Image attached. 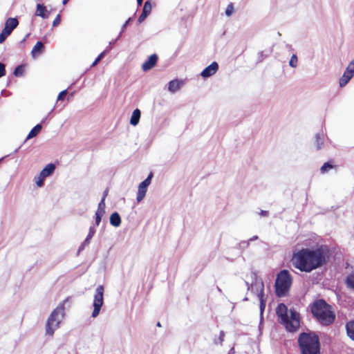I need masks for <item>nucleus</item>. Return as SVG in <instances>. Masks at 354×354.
I'll use <instances>...</instances> for the list:
<instances>
[{
    "label": "nucleus",
    "mask_w": 354,
    "mask_h": 354,
    "mask_svg": "<svg viewBox=\"0 0 354 354\" xmlns=\"http://www.w3.org/2000/svg\"><path fill=\"white\" fill-rule=\"evenodd\" d=\"M328 257V250L323 246L315 250L304 248L294 252L292 263L301 272H310L326 264Z\"/></svg>",
    "instance_id": "nucleus-1"
},
{
    "label": "nucleus",
    "mask_w": 354,
    "mask_h": 354,
    "mask_svg": "<svg viewBox=\"0 0 354 354\" xmlns=\"http://www.w3.org/2000/svg\"><path fill=\"white\" fill-rule=\"evenodd\" d=\"M311 313L318 322L324 326L334 323L335 313L333 308L323 299L316 300L311 306Z\"/></svg>",
    "instance_id": "nucleus-2"
},
{
    "label": "nucleus",
    "mask_w": 354,
    "mask_h": 354,
    "mask_svg": "<svg viewBox=\"0 0 354 354\" xmlns=\"http://www.w3.org/2000/svg\"><path fill=\"white\" fill-rule=\"evenodd\" d=\"M276 313L279 318V322L283 324L286 329L290 333L297 330L299 327V314L295 310H290V315H288L287 306L281 303L277 306Z\"/></svg>",
    "instance_id": "nucleus-3"
},
{
    "label": "nucleus",
    "mask_w": 354,
    "mask_h": 354,
    "mask_svg": "<svg viewBox=\"0 0 354 354\" xmlns=\"http://www.w3.org/2000/svg\"><path fill=\"white\" fill-rule=\"evenodd\" d=\"M297 341L301 354H319V338L314 332L301 333Z\"/></svg>",
    "instance_id": "nucleus-4"
},
{
    "label": "nucleus",
    "mask_w": 354,
    "mask_h": 354,
    "mask_svg": "<svg viewBox=\"0 0 354 354\" xmlns=\"http://www.w3.org/2000/svg\"><path fill=\"white\" fill-rule=\"evenodd\" d=\"M68 298L60 303L48 317L46 324V334L52 336L55 330L59 327V324L64 316V304Z\"/></svg>",
    "instance_id": "nucleus-5"
},
{
    "label": "nucleus",
    "mask_w": 354,
    "mask_h": 354,
    "mask_svg": "<svg viewBox=\"0 0 354 354\" xmlns=\"http://www.w3.org/2000/svg\"><path fill=\"white\" fill-rule=\"evenodd\" d=\"M252 283L250 285L248 281H245L248 290L257 294L260 301V313H263L266 308V301L264 299V284L263 280L259 278L255 272H251Z\"/></svg>",
    "instance_id": "nucleus-6"
},
{
    "label": "nucleus",
    "mask_w": 354,
    "mask_h": 354,
    "mask_svg": "<svg viewBox=\"0 0 354 354\" xmlns=\"http://www.w3.org/2000/svg\"><path fill=\"white\" fill-rule=\"evenodd\" d=\"M292 283V277L288 270H281L275 281V293L279 297H284L290 290Z\"/></svg>",
    "instance_id": "nucleus-7"
},
{
    "label": "nucleus",
    "mask_w": 354,
    "mask_h": 354,
    "mask_svg": "<svg viewBox=\"0 0 354 354\" xmlns=\"http://www.w3.org/2000/svg\"><path fill=\"white\" fill-rule=\"evenodd\" d=\"M104 287L102 285L98 286L95 292L94 299H93V311L92 313V317H96L98 316L101 308L103 305L104 299Z\"/></svg>",
    "instance_id": "nucleus-8"
},
{
    "label": "nucleus",
    "mask_w": 354,
    "mask_h": 354,
    "mask_svg": "<svg viewBox=\"0 0 354 354\" xmlns=\"http://www.w3.org/2000/svg\"><path fill=\"white\" fill-rule=\"evenodd\" d=\"M152 177L153 173L150 172L147 178H145L142 182H141L139 184L136 196V200L138 203H140L145 197L146 193L147 192V188L151 183Z\"/></svg>",
    "instance_id": "nucleus-9"
},
{
    "label": "nucleus",
    "mask_w": 354,
    "mask_h": 354,
    "mask_svg": "<svg viewBox=\"0 0 354 354\" xmlns=\"http://www.w3.org/2000/svg\"><path fill=\"white\" fill-rule=\"evenodd\" d=\"M218 69V64L216 62H213L211 64L203 70L201 75L203 78H207L214 75Z\"/></svg>",
    "instance_id": "nucleus-10"
},
{
    "label": "nucleus",
    "mask_w": 354,
    "mask_h": 354,
    "mask_svg": "<svg viewBox=\"0 0 354 354\" xmlns=\"http://www.w3.org/2000/svg\"><path fill=\"white\" fill-rule=\"evenodd\" d=\"M158 61V56L156 54H153L149 57L147 61H145L142 65V69L144 71H147L153 68Z\"/></svg>",
    "instance_id": "nucleus-11"
},
{
    "label": "nucleus",
    "mask_w": 354,
    "mask_h": 354,
    "mask_svg": "<svg viewBox=\"0 0 354 354\" xmlns=\"http://www.w3.org/2000/svg\"><path fill=\"white\" fill-rule=\"evenodd\" d=\"M19 21L17 18L10 17L5 23L4 30H7L10 34L17 27Z\"/></svg>",
    "instance_id": "nucleus-12"
},
{
    "label": "nucleus",
    "mask_w": 354,
    "mask_h": 354,
    "mask_svg": "<svg viewBox=\"0 0 354 354\" xmlns=\"http://www.w3.org/2000/svg\"><path fill=\"white\" fill-rule=\"evenodd\" d=\"M50 11L46 9V7L44 4L37 3L35 12V15L40 17L43 19H48L50 15Z\"/></svg>",
    "instance_id": "nucleus-13"
},
{
    "label": "nucleus",
    "mask_w": 354,
    "mask_h": 354,
    "mask_svg": "<svg viewBox=\"0 0 354 354\" xmlns=\"http://www.w3.org/2000/svg\"><path fill=\"white\" fill-rule=\"evenodd\" d=\"M55 170V165L53 163L48 164L41 171L42 177L45 176L46 178L51 176Z\"/></svg>",
    "instance_id": "nucleus-14"
},
{
    "label": "nucleus",
    "mask_w": 354,
    "mask_h": 354,
    "mask_svg": "<svg viewBox=\"0 0 354 354\" xmlns=\"http://www.w3.org/2000/svg\"><path fill=\"white\" fill-rule=\"evenodd\" d=\"M181 84L182 81L178 80H171L168 83V90L171 93H176L180 88Z\"/></svg>",
    "instance_id": "nucleus-15"
},
{
    "label": "nucleus",
    "mask_w": 354,
    "mask_h": 354,
    "mask_svg": "<svg viewBox=\"0 0 354 354\" xmlns=\"http://www.w3.org/2000/svg\"><path fill=\"white\" fill-rule=\"evenodd\" d=\"M44 50V44L39 41H37L32 49L31 54L33 57L42 53Z\"/></svg>",
    "instance_id": "nucleus-16"
},
{
    "label": "nucleus",
    "mask_w": 354,
    "mask_h": 354,
    "mask_svg": "<svg viewBox=\"0 0 354 354\" xmlns=\"http://www.w3.org/2000/svg\"><path fill=\"white\" fill-rule=\"evenodd\" d=\"M110 224L113 227H119L121 224V217L120 214L115 212L110 216Z\"/></svg>",
    "instance_id": "nucleus-17"
},
{
    "label": "nucleus",
    "mask_w": 354,
    "mask_h": 354,
    "mask_svg": "<svg viewBox=\"0 0 354 354\" xmlns=\"http://www.w3.org/2000/svg\"><path fill=\"white\" fill-rule=\"evenodd\" d=\"M141 115V112L138 109H136L131 115V119H130V124L133 126H136L140 120Z\"/></svg>",
    "instance_id": "nucleus-18"
},
{
    "label": "nucleus",
    "mask_w": 354,
    "mask_h": 354,
    "mask_svg": "<svg viewBox=\"0 0 354 354\" xmlns=\"http://www.w3.org/2000/svg\"><path fill=\"white\" fill-rule=\"evenodd\" d=\"M42 129V126L41 124H37V125H35L31 130L29 132V133L28 134V136L26 138V140H29V139H31L32 138H35L36 137L39 133L41 131V130Z\"/></svg>",
    "instance_id": "nucleus-19"
},
{
    "label": "nucleus",
    "mask_w": 354,
    "mask_h": 354,
    "mask_svg": "<svg viewBox=\"0 0 354 354\" xmlns=\"http://www.w3.org/2000/svg\"><path fill=\"white\" fill-rule=\"evenodd\" d=\"M324 134L323 133H317L315 134V145L317 150L321 149L324 145Z\"/></svg>",
    "instance_id": "nucleus-20"
},
{
    "label": "nucleus",
    "mask_w": 354,
    "mask_h": 354,
    "mask_svg": "<svg viewBox=\"0 0 354 354\" xmlns=\"http://www.w3.org/2000/svg\"><path fill=\"white\" fill-rule=\"evenodd\" d=\"M346 329L348 336L354 340V321L348 322L346 324Z\"/></svg>",
    "instance_id": "nucleus-21"
},
{
    "label": "nucleus",
    "mask_w": 354,
    "mask_h": 354,
    "mask_svg": "<svg viewBox=\"0 0 354 354\" xmlns=\"http://www.w3.org/2000/svg\"><path fill=\"white\" fill-rule=\"evenodd\" d=\"M344 73L353 77L354 75V59L349 63Z\"/></svg>",
    "instance_id": "nucleus-22"
},
{
    "label": "nucleus",
    "mask_w": 354,
    "mask_h": 354,
    "mask_svg": "<svg viewBox=\"0 0 354 354\" xmlns=\"http://www.w3.org/2000/svg\"><path fill=\"white\" fill-rule=\"evenodd\" d=\"M351 78L352 77L351 76L344 73L343 75L339 79V86L341 87L344 86L345 85H346V84L350 81Z\"/></svg>",
    "instance_id": "nucleus-23"
},
{
    "label": "nucleus",
    "mask_w": 354,
    "mask_h": 354,
    "mask_svg": "<svg viewBox=\"0 0 354 354\" xmlns=\"http://www.w3.org/2000/svg\"><path fill=\"white\" fill-rule=\"evenodd\" d=\"M346 284L348 288L354 290V275H348L346 279Z\"/></svg>",
    "instance_id": "nucleus-24"
},
{
    "label": "nucleus",
    "mask_w": 354,
    "mask_h": 354,
    "mask_svg": "<svg viewBox=\"0 0 354 354\" xmlns=\"http://www.w3.org/2000/svg\"><path fill=\"white\" fill-rule=\"evenodd\" d=\"M105 201L104 200V198H102L98 204L97 209L95 212L105 214Z\"/></svg>",
    "instance_id": "nucleus-25"
},
{
    "label": "nucleus",
    "mask_w": 354,
    "mask_h": 354,
    "mask_svg": "<svg viewBox=\"0 0 354 354\" xmlns=\"http://www.w3.org/2000/svg\"><path fill=\"white\" fill-rule=\"evenodd\" d=\"M24 72V66L22 65L17 66L14 70V75L16 77H21Z\"/></svg>",
    "instance_id": "nucleus-26"
},
{
    "label": "nucleus",
    "mask_w": 354,
    "mask_h": 354,
    "mask_svg": "<svg viewBox=\"0 0 354 354\" xmlns=\"http://www.w3.org/2000/svg\"><path fill=\"white\" fill-rule=\"evenodd\" d=\"M151 8L152 7L150 1H147L144 4L142 12L149 15L151 13Z\"/></svg>",
    "instance_id": "nucleus-27"
},
{
    "label": "nucleus",
    "mask_w": 354,
    "mask_h": 354,
    "mask_svg": "<svg viewBox=\"0 0 354 354\" xmlns=\"http://www.w3.org/2000/svg\"><path fill=\"white\" fill-rule=\"evenodd\" d=\"M91 243V239L86 237L85 240L82 243L77 250V254H79L82 251H83L85 247L88 246Z\"/></svg>",
    "instance_id": "nucleus-28"
},
{
    "label": "nucleus",
    "mask_w": 354,
    "mask_h": 354,
    "mask_svg": "<svg viewBox=\"0 0 354 354\" xmlns=\"http://www.w3.org/2000/svg\"><path fill=\"white\" fill-rule=\"evenodd\" d=\"M298 58L297 55L293 54L289 61V66L292 68H296L297 66Z\"/></svg>",
    "instance_id": "nucleus-29"
},
{
    "label": "nucleus",
    "mask_w": 354,
    "mask_h": 354,
    "mask_svg": "<svg viewBox=\"0 0 354 354\" xmlns=\"http://www.w3.org/2000/svg\"><path fill=\"white\" fill-rule=\"evenodd\" d=\"M334 166L329 162H325L320 168V171L322 174L328 171V169H333Z\"/></svg>",
    "instance_id": "nucleus-30"
},
{
    "label": "nucleus",
    "mask_w": 354,
    "mask_h": 354,
    "mask_svg": "<svg viewBox=\"0 0 354 354\" xmlns=\"http://www.w3.org/2000/svg\"><path fill=\"white\" fill-rule=\"evenodd\" d=\"M104 214L95 212V225L93 226H98L102 221V216Z\"/></svg>",
    "instance_id": "nucleus-31"
},
{
    "label": "nucleus",
    "mask_w": 354,
    "mask_h": 354,
    "mask_svg": "<svg viewBox=\"0 0 354 354\" xmlns=\"http://www.w3.org/2000/svg\"><path fill=\"white\" fill-rule=\"evenodd\" d=\"M45 178H46V177L45 176L42 177L41 173H39V176H37V180L35 181L36 185L38 187H42L44 184Z\"/></svg>",
    "instance_id": "nucleus-32"
},
{
    "label": "nucleus",
    "mask_w": 354,
    "mask_h": 354,
    "mask_svg": "<svg viewBox=\"0 0 354 354\" xmlns=\"http://www.w3.org/2000/svg\"><path fill=\"white\" fill-rule=\"evenodd\" d=\"M10 35L7 30L3 29L0 33V44H2Z\"/></svg>",
    "instance_id": "nucleus-33"
},
{
    "label": "nucleus",
    "mask_w": 354,
    "mask_h": 354,
    "mask_svg": "<svg viewBox=\"0 0 354 354\" xmlns=\"http://www.w3.org/2000/svg\"><path fill=\"white\" fill-rule=\"evenodd\" d=\"M10 35L7 30L3 29L0 33V44H2Z\"/></svg>",
    "instance_id": "nucleus-34"
},
{
    "label": "nucleus",
    "mask_w": 354,
    "mask_h": 354,
    "mask_svg": "<svg viewBox=\"0 0 354 354\" xmlns=\"http://www.w3.org/2000/svg\"><path fill=\"white\" fill-rule=\"evenodd\" d=\"M105 54L106 50L102 52L93 62L91 67L96 66L100 62V60L104 57Z\"/></svg>",
    "instance_id": "nucleus-35"
},
{
    "label": "nucleus",
    "mask_w": 354,
    "mask_h": 354,
    "mask_svg": "<svg viewBox=\"0 0 354 354\" xmlns=\"http://www.w3.org/2000/svg\"><path fill=\"white\" fill-rule=\"evenodd\" d=\"M234 12V6L232 3H230L227 5V8L225 10V15L227 17H230L232 15Z\"/></svg>",
    "instance_id": "nucleus-36"
},
{
    "label": "nucleus",
    "mask_w": 354,
    "mask_h": 354,
    "mask_svg": "<svg viewBox=\"0 0 354 354\" xmlns=\"http://www.w3.org/2000/svg\"><path fill=\"white\" fill-rule=\"evenodd\" d=\"M95 226H91L89 227V230H88V233L86 236V238L89 239H92V238L93 237L94 234H95Z\"/></svg>",
    "instance_id": "nucleus-37"
},
{
    "label": "nucleus",
    "mask_w": 354,
    "mask_h": 354,
    "mask_svg": "<svg viewBox=\"0 0 354 354\" xmlns=\"http://www.w3.org/2000/svg\"><path fill=\"white\" fill-rule=\"evenodd\" d=\"M6 75V66L0 62V78Z\"/></svg>",
    "instance_id": "nucleus-38"
},
{
    "label": "nucleus",
    "mask_w": 354,
    "mask_h": 354,
    "mask_svg": "<svg viewBox=\"0 0 354 354\" xmlns=\"http://www.w3.org/2000/svg\"><path fill=\"white\" fill-rule=\"evenodd\" d=\"M60 21H61V16L59 14H58L53 22V26L55 27V26H58L60 24Z\"/></svg>",
    "instance_id": "nucleus-39"
},
{
    "label": "nucleus",
    "mask_w": 354,
    "mask_h": 354,
    "mask_svg": "<svg viewBox=\"0 0 354 354\" xmlns=\"http://www.w3.org/2000/svg\"><path fill=\"white\" fill-rule=\"evenodd\" d=\"M67 94V90H64L62 91H61L58 96H57V100H63L65 97V96Z\"/></svg>",
    "instance_id": "nucleus-40"
},
{
    "label": "nucleus",
    "mask_w": 354,
    "mask_h": 354,
    "mask_svg": "<svg viewBox=\"0 0 354 354\" xmlns=\"http://www.w3.org/2000/svg\"><path fill=\"white\" fill-rule=\"evenodd\" d=\"M147 16L148 15L147 14H145V12H142L141 15L138 17V22L139 24L142 23L147 17Z\"/></svg>",
    "instance_id": "nucleus-41"
},
{
    "label": "nucleus",
    "mask_w": 354,
    "mask_h": 354,
    "mask_svg": "<svg viewBox=\"0 0 354 354\" xmlns=\"http://www.w3.org/2000/svg\"><path fill=\"white\" fill-rule=\"evenodd\" d=\"M131 20V18H129L127 21H126V22L123 24V26H122V29H121V32H120L119 34V37L121 36L122 32L124 31L125 28H127V25L129 24V23L130 22V21Z\"/></svg>",
    "instance_id": "nucleus-42"
},
{
    "label": "nucleus",
    "mask_w": 354,
    "mask_h": 354,
    "mask_svg": "<svg viewBox=\"0 0 354 354\" xmlns=\"http://www.w3.org/2000/svg\"><path fill=\"white\" fill-rule=\"evenodd\" d=\"M250 244V242L248 241H241L240 243H239V247L242 249H245L248 247Z\"/></svg>",
    "instance_id": "nucleus-43"
},
{
    "label": "nucleus",
    "mask_w": 354,
    "mask_h": 354,
    "mask_svg": "<svg viewBox=\"0 0 354 354\" xmlns=\"http://www.w3.org/2000/svg\"><path fill=\"white\" fill-rule=\"evenodd\" d=\"M225 333L223 330L220 331L219 337H218V342L220 344H222L224 340Z\"/></svg>",
    "instance_id": "nucleus-44"
},
{
    "label": "nucleus",
    "mask_w": 354,
    "mask_h": 354,
    "mask_svg": "<svg viewBox=\"0 0 354 354\" xmlns=\"http://www.w3.org/2000/svg\"><path fill=\"white\" fill-rule=\"evenodd\" d=\"M259 214L262 216H268L269 214V212L266 210H261L259 213Z\"/></svg>",
    "instance_id": "nucleus-45"
},
{
    "label": "nucleus",
    "mask_w": 354,
    "mask_h": 354,
    "mask_svg": "<svg viewBox=\"0 0 354 354\" xmlns=\"http://www.w3.org/2000/svg\"><path fill=\"white\" fill-rule=\"evenodd\" d=\"M258 239V236L257 235H254L253 236L252 238H250L248 241L250 242V241H253L254 240H257Z\"/></svg>",
    "instance_id": "nucleus-46"
},
{
    "label": "nucleus",
    "mask_w": 354,
    "mask_h": 354,
    "mask_svg": "<svg viewBox=\"0 0 354 354\" xmlns=\"http://www.w3.org/2000/svg\"><path fill=\"white\" fill-rule=\"evenodd\" d=\"M107 193H108V191L107 190H105L103 193V196L102 198H104V200L105 201V198L107 196Z\"/></svg>",
    "instance_id": "nucleus-47"
},
{
    "label": "nucleus",
    "mask_w": 354,
    "mask_h": 354,
    "mask_svg": "<svg viewBox=\"0 0 354 354\" xmlns=\"http://www.w3.org/2000/svg\"><path fill=\"white\" fill-rule=\"evenodd\" d=\"M234 353H235L234 348H230V350L229 351L227 354H234Z\"/></svg>",
    "instance_id": "nucleus-48"
},
{
    "label": "nucleus",
    "mask_w": 354,
    "mask_h": 354,
    "mask_svg": "<svg viewBox=\"0 0 354 354\" xmlns=\"http://www.w3.org/2000/svg\"><path fill=\"white\" fill-rule=\"evenodd\" d=\"M259 57H261V61L263 59V51L259 53Z\"/></svg>",
    "instance_id": "nucleus-49"
},
{
    "label": "nucleus",
    "mask_w": 354,
    "mask_h": 354,
    "mask_svg": "<svg viewBox=\"0 0 354 354\" xmlns=\"http://www.w3.org/2000/svg\"><path fill=\"white\" fill-rule=\"evenodd\" d=\"M143 0H137V3L138 6H141L142 4Z\"/></svg>",
    "instance_id": "nucleus-50"
},
{
    "label": "nucleus",
    "mask_w": 354,
    "mask_h": 354,
    "mask_svg": "<svg viewBox=\"0 0 354 354\" xmlns=\"http://www.w3.org/2000/svg\"><path fill=\"white\" fill-rule=\"evenodd\" d=\"M120 38V37L118 36V38H116V39L114 41H111L110 42V44H114L115 41H117V40Z\"/></svg>",
    "instance_id": "nucleus-51"
},
{
    "label": "nucleus",
    "mask_w": 354,
    "mask_h": 354,
    "mask_svg": "<svg viewBox=\"0 0 354 354\" xmlns=\"http://www.w3.org/2000/svg\"><path fill=\"white\" fill-rule=\"evenodd\" d=\"M120 38V37L118 36V38H116V39L114 41H111L110 42V44H114L115 41H117V40Z\"/></svg>",
    "instance_id": "nucleus-52"
},
{
    "label": "nucleus",
    "mask_w": 354,
    "mask_h": 354,
    "mask_svg": "<svg viewBox=\"0 0 354 354\" xmlns=\"http://www.w3.org/2000/svg\"><path fill=\"white\" fill-rule=\"evenodd\" d=\"M68 1V0H63L62 3L65 5Z\"/></svg>",
    "instance_id": "nucleus-53"
},
{
    "label": "nucleus",
    "mask_w": 354,
    "mask_h": 354,
    "mask_svg": "<svg viewBox=\"0 0 354 354\" xmlns=\"http://www.w3.org/2000/svg\"><path fill=\"white\" fill-rule=\"evenodd\" d=\"M5 93H7V91H4V90H3V91H1V94H2V95H4V94H5Z\"/></svg>",
    "instance_id": "nucleus-54"
},
{
    "label": "nucleus",
    "mask_w": 354,
    "mask_h": 354,
    "mask_svg": "<svg viewBox=\"0 0 354 354\" xmlns=\"http://www.w3.org/2000/svg\"><path fill=\"white\" fill-rule=\"evenodd\" d=\"M46 119H47V117L45 118L44 120H42L41 122L44 123L46 121Z\"/></svg>",
    "instance_id": "nucleus-55"
},
{
    "label": "nucleus",
    "mask_w": 354,
    "mask_h": 354,
    "mask_svg": "<svg viewBox=\"0 0 354 354\" xmlns=\"http://www.w3.org/2000/svg\"><path fill=\"white\" fill-rule=\"evenodd\" d=\"M28 36V35H26V37L24 39H22V42H24V41L26 40V37H27Z\"/></svg>",
    "instance_id": "nucleus-56"
},
{
    "label": "nucleus",
    "mask_w": 354,
    "mask_h": 354,
    "mask_svg": "<svg viewBox=\"0 0 354 354\" xmlns=\"http://www.w3.org/2000/svg\"><path fill=\"white\" fill-rule=\"evenodd\" d=\"M157 326H159V327H160V326H161L160 323V322H158Z\"/></svg>",
    "instance_id": "nucleus-57"
},
{
    "label": "nucleus",
    "mask_w": 354,
    "mask_h": 354,
    "mask_svg": "<svg viewBox=\"0 0 354 354\" xmlns=\"http://www.w3.org/2000/svg\"><path fill=\"white\" fill-rule=\"evenodd\" d=\"M19 148H20V147L15 151V153H17Z\"/></svg>",
    "instance_id": "nucleus-58"
},
{
    "label": "nucleus",
    "mask_w": 354,
    "mask_h": 354,
    "mask_svg": "<svg viewBox=\"0 0 354 354\" xmlns=\"http://www.w3.org/2000/svg\"><path fill=\"white\" fill-rule=\"evenodd\" d=\"M217 289H218V291L221 292V290L218 287H217Z\"/></svg>",
    "instance_id": "nucleus-59"
},
{
    "label": "nucleus",
    "mask_w": 354,
    "mask_h": 354,
    "mask_svg": "<svg viewBox=\"0 0 354 354\" xmlns=\"http://www.w3.org/2000/svg\"><path fill=\"white\" fill-rule=\"evenodd\" d=\"M244 300H245V301H247V300H248V298H247V297H245V298H244Z\"/></svg>",
    "instance_id": "nucleus-60"
},
{
    "label": "nucleus",
    "mask_w": 354,
    "mask_h": 354,
    "mask_svg": "<svg viewBox=\"0 0 354 354\" xmlns=\"http://www.w3.org/2000/svg\"><path fill=\"white\" fill-rule=\"evenodd\" d=\"M1 160V159H0V161Z\"/></svg>",
    "instance_id": "nucleus-61"
}]
</instances>
